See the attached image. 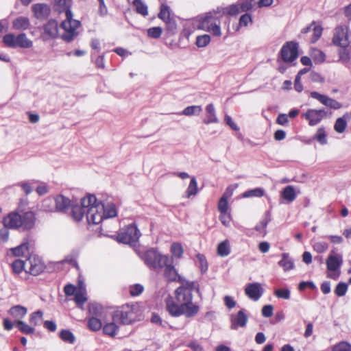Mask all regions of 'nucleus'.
I'll return each mask as SVG.
<instances>
[{
  "label": "nucleus",
  "mask_w": 351,
  "mask_h": 351,
  "mask_svg": "<svg viewBox=\"0 0 351 351\" xmlns=\"http://www.w3.org/2000/svg\"><path fill=\"white\" fill-rule=\"evenodd\" d=\"M193 291L202 297L199 285L197 281L185 280L175 290L176 300L167 303V310L172 317L184 315L190 318L199 313V306L193 302Z\"/></svg>",
  "instance_id": "f257e3e1"
},
{
  "label": "nucleus",
  "mask_w": 351,
  "mask_h": 351,
  "mask_svg": "<svg viewBox=\"0 0 351 351\" xmlns=\"http://www.w3.org/2000/svg\"><path fill=\"white\" fill-rule=\"evenodd\" d=\"M115 205L112 203H108L106 205L101 202H97L87 209L86 219L88 223L99 224L104 219L114 217L117 216Z\"/></svg>",
  "instance_id": "f03ea898"
},
{
  "label": "nucleus",
  "mask_w": 351,
  "mask_h": 351,
  "mask_svg": "<svg viewBox=\"0 0 351 351\" xmlns=\"http://www.w3.org/2000/svg\"><path fill=\"white\" fill-rule=\"evenodd\" d=\"M65 16L66 19L60 24V27L64 30L61 38L65 42L70 43L77 35L76 29L81 23L79 21L73 19V13L69 5L66 6Z\"/></svg>",
  "instance_id": "7ed1b4c3"
},
{
  "label": "nucleus",
  "mask_w": 351,
  "mask_h": 351,
  "mask_svg": "<svg viewBox=\"0 0 351 351\" xmlns=\"http://www.w3.org/2000/svg\"><path fill=\"white\" fill-rule=\"evenodd\" d=\"M112 320L119 324L129 325L137 320V314L133 306L126 304L113 313Z\"/></svg>",
  "instance_id": "20e7f679"
},
{
  "label": "nucleus",
  "mask_w": 351,
  "mask_h": 351,
  "mask_svg": "<svg viewBox=\"0 0 351 351\" xmlns=\"http://www.w3.org/2000/svg\"><path fill=\"white\" fill-rule=\"evenodd\" d=\"M219 17L220 16L215 10L213 12H210L204 16H200L198 28L210 32L214 36H220V26L215 23V20Z\"/></svg>",
  "instance_id": "39448f33"
},
{
  "label": "nucleus",
  "mask_w": 351,
  "mask_h": 351,
  "mask_svg": "<svg viewBox=\"0 0 351 351\" xmlns=\"http://www.w3.org/2000/svg\"><path fill=\"white\" fill-rule=\"evenodd\" d=\"M169 256L160 254L156 250L150 249L144 254V262L149 268L154 270L161 269L167 264Z\"/></svg>",
  "instance_id": "423d86ee"
},
{
  "label": "nucleus",
  "mask_w": 351,
  "mask_h": 351,
  "mask_svg": "<svg viewBox=\"0 0 351 351\" xmlns=\"http://www.w3.org/2000/svg\"><path fill=\"white\" fill-rule=\"evenodd\" d=\"M3 42L10 48L16 49L17 47L28 49L32 47L33 43L27 38L25 33H21L15 36L12 33H9L3 36Z\"/></svg>",
  "instance_id": "0eeeda50"
},
{
  "label": "nucleus",
  "mask_w": 351,
  "mask_h": 351,
  "mask_svg": "<svg viewBox=\"0 0 351 351\" xmlns=\"http://www.w3.org/2000/svg\"><path fill=\"white\" fill-rule=\"evenodd\" d=\"M141 232L134 223L128 225L120 230L117 235L119 243L134 245L139 239Z\"/></svg>",
  "instance_id": "6e6552de"
},
{
  "label": "nucleus",
  "mask_w": 351,
  "mask_h": 351,
  "mask_svg": "<svg viewBox=\"0 0 351 351\" xmlns=\"http://www.w3.org/2000/svg\"><path fill=\"white\" fill-rule=\"evenodd\" d=\"M81 205H72V217L76 221L82 219L84 215H86V210L93 203H96V197L94 195L88 194L81 199Z\"/></svg>",
  "instance_id": "1a4fd4ad"
},
{
  "label": "nucleus",
  "mask_w": 351,
  "mask_h": 351,
  "mask_svg": "<svg viewBox=\"0 0 351 351\" xmlns=\"http://www.w3.org/2000/svg\"><path fill=\"white\" fill-rule=\"evenodd\" d=\"M332 43L341 48L349 46L351 43V33L347 26H339L335 28Z\"/></svg>",
  "instance_id": "9d476101"
},
{
  "label": "nucleus",
  "mask_w": 351,
  "mask_h": 351,
  "mask_svg": "<svg viewBox=\"0 0 351 351\" xmlns=\"http://www.w3.org/2000/svg\"><path fill=\"white\" fill-rule=\"evenodd\" d=\"M298 45L293 41L287 42L281 48L280 56L285 62H292L298 57Z\"/></svg>",
  "instance_id": "9b49d317"
},
{
  "label": "nucleus",
  "mask_w": 351,
  "mask_h": 351,
  "mask_svg": "<svg viewBox=\"0 0 351 351\" xmlns=\"http://www.w3.org/2000/svg\"><path fill=\"white\" fill-rule=\"evenodd\" d=\"M164 277L167 280V282H178L182 283L184 282L186 280L179 275L177 269L173 265V258H168L167 262L166 265H164Z\"/></svg>",
  "instance_id": "f8f14e48"
},
{
  "label": "nucleus",
  "mask_w": 351,
  "mask_h": 351,
  "mask_svg": "<svg viewBox=\"0 0 351 351\" xmlns=\"http://www.w3.org/2000/svg\"><path fill=\"white\" fill-rule=\"evenodd\" d=\"M327 112L324 109H308L302 117L308 121L311 126L317 125L326 116Z\"/></svg>",
  "instance_id": "ddd939ff"
},
{
  "label": "nucleus",
  "mask_w": 351,
  "mask_h": 351,
  "mask_svg": "<svg viewBox=\"0 0 351 351\" xmlns=\"http://www.w3.org/2000/svg\"><path fill=\"white\" fill-rule=\"evenodd\" d=\"M311 97L318 100L324 106L333 109L338 110L342 107V104L337 100L328 97L327 95L320 94L318 92L313 91L311 93Z\"/></svg>",
  "instance_id": "4468645a"
},
{
  "label": "nucleus",
  "mask_w": 351,
  "mask_h": 351,
  "mask_svg": "<svg viewBox=\"0 0 351 351\" xmlns=\"http://www.w3.org/2000/svg\"><path fill=\"white\" fill-rule=\"evenodd\" d=\"M264 293V289L259 282L248 283L245 288V295L254 301H258Z\"/></svg>",
  "instance_id": "2eb2a0df"
},
{
  "label": "nucleus",
  "mask_w": 351,
  "mask_h": 351,
  "mask_svg": "<svg viewBox=\"0 0 351 351\" xmlns=\"http://www.w3.org/2000/svg\"><path fill=\"white\" fill-rule=\"evenodd\" d=\"M3 226L10 229H18L21 226V215L18 213L12 212L9 213L3 219Z\"/></svg>",
  "instance_id": "dca6fc26"
},
{
  "label": "nucleus",
  "mask_w": 351,
  "mask_h": 351,
  "mask_svg": "<svg viewBox=\"0 0 351 351\" xmlns=\"http://www.w3.org/2000/svg\"><path fill=\"white\" fill-rule=\"evenodd\" d=\"M58 35V22L54 19H50L43 26V37L45 39L55 38Z\"/></svg>",
  "instance_id": "f3484780"
},
{
  "label": "nucleus",
  "mask_w": 351,
  "mask_h": 351,
  "mask_svg": "<svg viewBox=\"0 0 351 351\" xmlns=\"http://www.w3.org/2000/svg\"><path fill=\"white\" fill-rule=\"evenodd\" d=\"M247 316L245 311L242 309L239 311L237 315H231V326L230 328L237 330L238 327H245L247 322Z\"/></svg>",
  "instance_id": "a211bd4d"
},
{
  "label": "nucleus",
  "mask_w": 351,
  "mask_h": 351,
  "mask_svg": "<svg viewBox=\"0 0 351 351\" xmlns=\"http://www.w3.org/2000/svg\"><path fill=\"white\" fill-rule=\"evenodd\" d=\"M34 16L38 20L46 19L51 13L50 7L45 3H36L32 7Z\"/></svg>",
  "instance_id": "6ab92c4d"
},
{
  "label": "nucleus",
  "mask_w": 351,
  "mask_h": 351,
  "mask_svg": "<svg viewBox=\"0 0 351 351\" xmlns=\"http://www.w3.org/2000/svg\"><path fill=\"white\" fill-rule=\"evenodd\" d=\"M335 250L331 251V254L328 256L326 260L327 269L329 271H336L343 264V257L340 254L334 255Z\"/></svg>",
  "instance_id": "aec40b11"
},
{
  "label": "nucleus",
  "mask_w": 351,
  "mask_h": 351,
  "mask_svg": "<svg viewBox=\"0 0 351 351\" xmlns=\"http://www.w3.org/2000/svg\"><path fill=\"white\" fill-rule=\"evenodd\" d=\"M45 269V266L43 263L38 260L34 258L27 260V268L26 272L29 273L33 276H38Z\"/></svg>",
  "instance_id": "412c9836"
},
{
  "label": "nucleus",
  "mask_w": 351,
  "mask_h": 351,
  "mask_svg": "<svg viewBox=\"0 0 351 351\" xmlns=\"http://www.w3.org/2000/svg\"><path fill=\"white\" fill-rule=\"evenodd\" d=\"M21 226L23 230H30L33 228L35 225L36 217L35 215L32 211H27L21 215Z\"/></svg>",
  "instance_id": "4be33fe9"
},
{
  "label": "nucleus",
  "mask_w": 351,
  "mask_h": 351,
  "mask_svg": "<svg viewBox=\"0 0 351 351\" xmlns=\"http://www.w3.org/2000/svg\"><path fill=\"white\" fill-rule=\"evenodd\" d=\"M53 199L57 212H64L71 206V200L64 195H59Z\"/></svg>",
  "instance_id": "5701e85b"
},
{
  "label": "nucleus",
  "mask_w": 351,
  "mask_h": 351,
  "mask_svg": "<svg viewBox=\"0 0 351 351\" xmlns=\"http://www.w3.org/2000/svg\"><path fill=\"white\" fill-rule=\"evenodd\" d=\"M29 19L26 16H19L12 21V29L14 30H27L29 29Z\"/></svg>",
  "instance_id": "b1692460"
},
{
  "label": "nucleus",
  "mask_w": 351,
  "mask_h": 351,
  "mask_svg": "<svg viewBox=\"0 0 351 351\" xmlns=\"http://www.w3.org/2000/svg\"><path fill=\"white\" fill-rule=\"evenodd\" d=\"M285 271L293 269L295 267L293 260L290 257L289 253H282L281 254V260L278 263Z\"/></svg>",
  "instance_id": "393cba45"
},
{
  "label": "nucleus",
  "mask_w": 351,
  "mask_h": 351,
  "mask_svg": "<svg viewBox=\"0 0 351 351\" xmlns=\"http://www.w3.org/2000/svg\"><path fill=\"white\" fill-rule=\"evenodd\" d=\"M206 112L207 114L206 119L203 120L204 123L210 124L217 123L219 120L216 116L215 109L213 104H209L206 107Z\"/></svg>",
  "instance_id": "a878e982"
},
{
  "label": "nucleus",
  "mask_w": 351,
  "mask_h": 351,
  "mask_svg": "<svg viewBox=\"0 0 351 351\" xmlns=\"http://www.w3.org/2000/svg\"><path fill=\"white\" fill-rule=\"evenodd\" d=\"M241 8L239 4H232L226 8H217V13L221 16L223 14H228L230 16H236L240 12Z\"/></svg>",
  "instance_id": "bb28decb"
},
{
  "label": "nucleus",
  "mask_w": 351,
  "mask_h": 351,
  "mask_svg": "<svg viewBox=\"0 0 351 351\" xmlns=\"http://www.w3.org/2000/svg\"><path fill=\"white\" fill-rule=\"evenodd\" d=\"M281 196L288 203L293 202L297 197L294 186L292 185L285 186L281 193Z\"/></svg>",
  "instance_id": "cd10ccee"
},
{
  "label": "nucleus",
  "mask_w": 351,
  "mask_h": 351,
  "mask_svg": "<svg viewBox=\"0 0 351 351\" xmlns=\"http://www.w3.org/2000/svg\"><path fill=\"white\" fill-rule=\"evenodd\" d=\"M27 308L21 305L14 306L8 311L10 315L17 319L23 318L27 314Z\"/></svg>",
  "instance_id": "c85d7f7f"
},
{
  "label": "nucleus",
  "mask_w": 351,
  "mask_h": 351,
  "mask_svg": "<svg viewBox=\"0 0 351 351\" xmlns=\"http://www.w3.org/2000/svg\"><path fill=\"white\" fill-rule=\"evenodd\" d=\"M271 220V215L269 211H267L265 214L264 218L261 221L259 224L255 226V230L260 233H262L263 236L267 234L266 227L268 223Z\"/></svg>",
  "instance_id": "c756f323"
},
{
  "label": "nucleus",
  "mask_w": 351,
  "mask_h": 351,
  "mask_svg": "<svg viewBox=\"0 0 351 351\" xmlns=\"http://www.w3.org/2000/svg\"><path fill=\"white\" fill-rule=\"evenodd\" d=\"M265 195V190L263 188H255L253 189L247 190L242 194V197L244 198L250 197H261Z\"/></svg>",
  "instance_id": "7c9ffc66"
},
{
  "label": "nucleus",
  "mask_w": 351,
  "mask_h": 351,
  "mask_svg": "<svg viewBox=\"0 0 351 351\" xmlns=\"http://www.w3.org/2000/svg\"><path fill=\"white\" fill-rule=\"evenodd\" d=\"M117 322L113 320L112 322L107 323L103 326V332L105 335L110 337H114L119 330V326L117 325Z\"/></svg>",
  "instance_id": "2f4dec72"
},
{
  "label": "nucleus",
  "mask_w": 351,
  "mask_h": 351,
  "mask_svg": "<svg viewBox=\"0 0 351 351\" xmlns=\"http://www.w3.org/2000/svg\"><path fill=\"white\" fill-rule=\"evenodd\" d=\"M202 108L201 106H190L185 108L178 114H184L186 116L199 115L202 112Z\"/></svg>",
  "instance_id": "473e14b6"
},
{
  "label": "nucleus",
  "mask_w": 351,
  "mask_h": 351,
  "mask_svg": "<svg viewBox=\"0 0 351 351\" xmlns=\"http://www.w3.org/2000/svg\"><path fill=\"white\" fill-rule=\"evenodd\" d=\"M217 253L222 257L227 256L230 254V247L228 240H225L218 245Z\"/></svg>",
  "instance_id": "72a5a7b5"
},
{
  "label": "nucleus",
  "mask_w": 351,
  "mask_h": 351,
  "mask_svg": "<svg viewBox=\"0 0 351 351\" xmlns=\"http://www.w3.org/2000/svg\"><path fill=\"white\" fill-rule=\"evenodd\" d=\"M16 328L22 332L25 335H30L34 333L35 329L34 327H32L27 325L23 321L18 320L15 322Z\"/></svg>",
  "instance_id": "f704fd0d"
},
{
  "label": "nucleus",
  "mask_w": 351,
  "mask_h": 351,
  "mask_svg": "<svg viewBox=\"0 0 351 351\" xmlns=\"http://www.w3.org/2000/svg\"><path fill=\"white\" fill-rule=\"evenodd\" d=\"M59 337L64 342L71 344H73L75 341L74 335L69 330L62 329L59 333Z\"/></svg>",
  "instance_id": "c9c22d12"
},
{
  "label": "nucleus",
  "mask_w": 351,
  "mask_h": 351,
  "mask_svg": "<svg viewBox=\"0 0 351 351\" xmlns=\"http://www.w3.org/2000/svg\"><path fill=\"white\" fill-rule=\"evenodd\" d=\"M11 267L14 273L20 274L23 269L27 270V261L24 262L20 259H16L12 263Z\"/></svg>",
  "instance_id": "e433bc0d"
},
{
  "label": "nucleus",
  "mask_w": 351,
  "mask_h": 351,
  "mask_svg": "<svg viewBox=\"0 0 351 351\" xmlns=\"http://www.w3.org/2000/svg\"><path fill=\"white\" fill-rule=\"evenodd\" d=\"M88 327L90 330L97 331L102 327V324L99 317H91L88 319L87 323Z\"/></svg>",
  "instance_id": "4c0bfd02"
},
{
  "label": "nucleus",
  "mask_w": 351,
  "mask_h": 351,
  "mask_svg": "<svg viewBox=\"0 0 351 351\" xmlns=\"http://www.w3.org/2000/svg\"><path fill=\"white\" fill-rule=\"evenodd\" d=\"M41 209L45 212L56 211L54 199L50 197L45 199L42 202Z\"/></svg>",
  "instance_id": "58836bf2"
},
{
  "label": "nucleus",
  "mask_w": 351,
  "mask_h": 351,
  "mask_svg": "<svg viewBox=\"0 0 351 351\" xmlns=\"http://www.w3.org/2000/svg\"><path fill=\"white\" fill-rule=\"evenodd\" d=\"M198 192L197 182L195 177L191 178L189 186L186 189V197L188 198L195 195Z\"/></svg>",
  "instance_id": "ea45409f"
},
{
  "label": "nucleus",
  "mask_w": 351,
  "mask_h": 351,
  "mask_svg": "<svg viewBox=\"0 0 351 351\" xmlns=\"http://www.w3.org/2000/svg\"><path fill=\"white\" fill-rule=\"evenodd\" d=\"M43 313L40 310L36 311L30 315V324L34 326H38L42 323Z\"/></svg>",
  "instance_id": "a19ab883"
},
{
  "label": "nucleus",
  "mask_w": 351,
  "mask_h": 351,
  "mask_svg": "<svg viewBox=\"0 0 351 351\" xmlns=\"http://www.w3.org/2000/svg\"><path fill=\"white\" fill-rule=\"evenodd\" d=\"M133 5L137 13L144 16L148 14L147 6L141 0H134Z\"/></svg>",
  "instance_id": "79ce46f5"
},
{
  "label": "nucleus",
  "mask_w": 351,
  "mask_h": 351,
  "mask_svg": "<svg viewBox=\"0 0 351 351\" xmlns=\"http://www.w3.org/2000/svg\"><path fill=\"white\" fill-rule=\"evenodd\" d=\"M88 311L92 317H99L101 316L103 307L97 303L90 304L88 306Z\"/></svg>",
  "instance_id": "37998d69"
},
{
  "label": "nucleus",
  "mask_w": 351,
  "mask_h": 351,
  "mask_svg": "<svg viewBox=\"0 0 351 351\" xmlns=\"http://www.w3.org/2000/svg\"><path fill=\"white\" fill-rule=\"evenodd\" d=\"M312 58L315 63L320 64L322 63L326 58V56L323 51L319 49H315L312 51L311 53Z\"/></svg>",
  "instance_id": "c03bdc74"
},
{
  "label": "nucleus",
  "mask_w": 351,
  "mask_h": 351,
  "mask_svg": "<svg viewBox=\"0 0 351 351\" xmlns=\"http://www.w3.org/2000/svg\"><path fill=\"white\" fill-rule=\"evenodd\" d=\"M313 139L317 140L321 145L327 143L326 134L324 128H319L317 130Z\"/></svg>",
  "instance_id": "a18cd8bd"
},
{
  "label": "nucleus",
  "mask_w": 351,
  "mask_h": 351,
  "mask_svg": "<svg viewBox=\"0 0 351 351\" xmlns=\"http://www.w3.org/2000/svg\"><path fill=\"white\" fill-rule=\"evenodd\" d=\"M74 301L77 306H82L87 301L85 293L82 290L76 291L74 295Z\"/></svg>",
  "instance_id": "49530a36"
},
{
  "label": "nucleus",
  "mask_w": 351,
  "mask_h": 351,
  "mask_svg": "<svg viewBox=\"0 0 351 351\" xmlns=\"http://www.w3.org/2000/svg\"><path fill=\"white\" fill-rule=\"evenodd\" d=\"M228 210V202L226 195H223L218 202V210L220 214L227 213Z\"/></svg>",
  "instance_id": "de8ad7c7"
},
{
  "label": "nucleus",
  "mask_w": 351,
  "mask_h": 351,
  "mask_svg": "<svg viewBox=\"0 0 351 351\" xmlns=\"http://www.w3.org/2000/svg\"><path fill=\"white\" fill-rule=\"evenodd\" d=\"M210 42V36L208 34L198 36L196 38L195 44L198 47H204Z\"/></svg>",
  "instance_id": "09e8293b"
},
{
  "label": "nucleus",
  "mask_w": 351,
  "mask_h": 351,
  "mask_svg": "<svg viewBox=\"0 0 351 351\" xmlns=\"http://www.w3.org/2000/svg\"><path fill=\"white\" fill-rule=\"evenodd\" d=\"M346 125V121L343 117H339L335 121L334 129L337 132L342 133L345 131Z\"/></svg>",
  "instance_id": "8fccbe9b"
},
{
  "label": "nucleus",
  "mask_w": 351,
  "mask_h": 351,
  "mask_svg": "<svg viewBox=\"0 0 351 351\" xmlns=\"http://www.w3.org/2000/svg\"><path fill=\"white\" fill-rule=\"evenodd\" d=\"M158 16L163 21L170 18V8L166 4H162Z\"/></svg>",
  "instance_id": "3c124183"
},
{
  "label": "nucleus",
  "mask_w": 351,
  "mask_h": 351,
  "mask_svg": "<svg viewBox=\"0 0 351 351\" xmlns=\"http://www.w3.org/2000/svg\"><path fill=\"white\" fill-rule=\"evenodd\" d=\"M348 291V285L345 282H341L338 283L335 289V293L338 297L344 296Z\"/></svg>",
  "instance_id": "603ef678"
},
{
  "label": "nucleus",
  "mask_w": 351,
  "mask_h": 351,
  "mask_svg": "<svg viewBox=\"0 0 351 351\" xmlns=\"http://www.w3.org/2000/svg\"><path fill=\"white\" fill-rule=\"evenodd\" d=\"M313 247L317 253H324L328 248V244L324 241H314Z\"/></svg>",
  "instance_id": "864d4df0"
},
{
  "label": "nucleus",
  "mask_w": 351,
  "mask_h": 351,
  "mask_svg": "<svg viewBox=\"0 0 351 351\" xmlns=\"http://www.w3.org/2000/svg\"><path fill=\"white\" fill-rule=\"evenodd\" d=\"M12 252L14 255L16 256H23L27 252H28V245L25 243H22L18 247L14 248Z\"/></svg>",
  "instance_id": "5fc2aeb1"
},
{
  "label": "nucleus",
  "mask_w": 351,
  "mask_h": 351,
  "mask_svg": "<svg viewBox=\"0 0 351 351\" xmlns=\"http://www.w3.org/2000/svg\"><path fill=\"white\" fill-rule=\"evenodd\" d=\"M350 343L347 341H340L335 344L332 348V351H350Z\"/></svg>",
  "instance_id": "6e6d98bb"
},
{
  "label": "nucleus",
  "mask_w": 351,
  "mask_h": 351,
  "mask_svg": "<svg viewBox=\"0 0 351 351\" xmlns=\"http://www.w3.org/2000/svg\"><path fill=\"white\" fill-rule=\"evenodd\" d=\"M290 290L288 288L276 289L274 291V295L278 298L288 300L290 298Z\"/></svg>",
  "instance_id": "4d7b16f0"
},
{
  "label": "nucleus",
  "mask_w": 351,
  "mask_h": 351,
  "mask_svg": "<svg viewBox=\"0 0 351 351\" xmlns=\"http://www.w3.org/2000/svg\"><path fill=\"white\" fill-rule=\"evenodd\" d=\"M171 252L173 256L180 258L183 254V248L181 244L178 243H173L171 247Z\"/></svg>",
  "instance_id": "13d9d810"
},
{
  "label": "nucleus",
  "mask_w": 351,
  "mask_h": 351,
  "mask_svg": "<svg viewBox=\"0 0 351 351\" xmlns=\"http://www.w3.org/2000/svg\"><path fill=\"white\" fill-rule=\"evenodd\" d=\"M162 34V28L160 27H151L147 30V35L152 38H158Z\"/></svg>",
  "instance_id": "bf43d9fd"
},
{
  "label": "nucleus",
  "mask_w": 351,
  "mask_h": 351,
  "mask_svg": "<svg viewBox=\"0 0 351 351\" xmlns=\"http://www.w3.org/2000/svg\"><path fill=\"white\" fill-rule=\"evenodd\" d=\"M164 22L166 24L167 30L171 34H175L176 30L177 29V24L176 21L170 17Z\"/></svg>",
  "instance_id": "052dcab7"
},
{
  "label": "nucleus",
  "mask_w": 351,
  "mask_h": 351,
  "mask_svg": "<svg viewBox=\"0 0 351 351\" xmlns=\"http://www.w3.org/2000/svg\"><path fill=\"white\" fill-rule=\"evenodd\" d=\"M254 0H240L239 4L242 12H247L253 8Z\"/></svg>",
  "instance_id": "680f3d73"
},
{
  "label": "nucleus",
  "mask_w": 351,
  "mask_h": 351,
  "mask_svg": "<svg viewBox=\"0 0 351 351\" xmlns=\"http://www.w3.org/2000/svg\"><path fill=\"white\" fill-rule=\"evenodd\" d=\"M312 30L313 33L311 41L314 43L321 37L323 29L321 26H314Z\"/></svg>",
  "instance_id": "e2e57ef3"
},
{
  "label": "nucleus",
  "mask_w": 351,
  "mask_h": 351,
  "mask_svg": "<svg viewBox=\"0 0 351 351\" xmlns=\"http://www.w3.org/2000/svg\"><path fill=\"white\" fill-rule=\"evenodd\" d=\"M144 290V287L143 285L140 284H135L133 286L130 287V293L132 296H136L140 295Z\"/></svg>",
  "instance_id": "0e129e2a"
},
{
  "label": "nucleus",
  "mask_w": 351,
  "mask_h": 351,
  "mask_svg": "<svg viewBox=\"0 0 351 351\" xmlns=\"http://www.w3.org/2000/svg\"><path fill=\"white\" fill-rule=\"evenodd\" d=\"M249 23H252V19L251 14L245 13L241 15L239 19V25L241 26L246 27Z\"/></svg>",
  "instance_id": "69168bd1"
},
{
  "label": "nucleus",
  "mask_w": 351,
  "mask_h": 351,
  "mask_svg": "<svg viewBox=\"0 0 351 351\" xmlns=\"http://www.w3.org/2000/svg\"><path fill=\"white\" fill-rule=\"evenodd\" d=\"M306 287H308L312 290L316 289V286H315V283L312 281H302V282H300V284L298 285V289L300 291H303Z\"/></svg>",
  "instance_id": "338daca9"
},
{
  "label": "nucleus",
  "mask_w": 351,
  "mask_h": 351,
  "mask_svg": "<svg viewBox=\"0 0 351 351\" xmlns=\"http://www.w3.org/2000/svg\"><path fill=\"white\" fill-rule=\"evenodd\" d=\"M274 307L271 304L265 305L262 308V315L265 317H270L273 315Z\"/></svg>",
  "instance_id": "774afa93"
}]
</instances>
